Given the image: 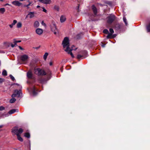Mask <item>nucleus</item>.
I'll use <instances>...</instances> for the list:
<instances>
[{"label": "nucleus", "instance_id": "c85d7f7f", "mask_svg": "<svg viewBox=\"0 0 150 150\" xmlns=\"http://www.w3.org/2000/svg\"><path fill=\"white\" fill-rule=\"evenodd\" d=\"M2 74L3 76H6L7 75V73L6 70H3L2 72Z\"/></svg>", "mask_w": 150, "mask_h": 150}, {"label": "nucleus", "instance_id": "423d86ee", "mask_svg": "<svg viewBox=\"0 0 150 150\" xmlns=\"http://www.w3.org/2000/svg\"><path fill=\"white\" fill-rule=\"evenodd\" d=\"M21 90H20L18 91L17 90H16L15 91L14 93L12 95L11 97L12 98H14L16 97H19L21 96Z\"/></svg>", "mask_w": 150, "mask_h": 150}, {"label": "nucleus", "instance_id": "39448f33", "mask_svg": "<svg viewBox=\"0 0 150 150\" xmlns=\"http://www.w3.org/2000/svg\"><path fill=\"white\" fill-rule=\"evenodd\" d=\"M115 16L113 14H111L107 17V22L109 24L111 23L115 19Z\"/></svg>", "mask_w": 150, "mask_h": 150}, {"label": "nucleus", "instance_id": "58836bf2", "mask_svg": "<svg viewBox=\"0 0 150 150\" xmlns=\"http://www.w3.org/2000/svg\"><path fill=\"white\" fill-rule=\"evenodd\" d=\"M16 45H15V44H11V46L12 47H14L15 46H16Z\"/></svg>", "mask_w": 150, "mask_h": 150}, {"label": "nucleus", "instance_id": "4be33fe9", "mask_svg": "<svg viewBox=\"0 0 150 150\" xmlns=\"http://www.w3.org/2000/svg\"><path fill=\"white\" fill-rule=\"evenodd\" d=\"M22 26V24L21 22H18L16 25V27L18 28H21Z\"/></svg>", "mask_w": 150, "mask_h": 150}, {"label": "nucleus", "instance_id": "0eeeda50", "mask_svg": "<svg viewBox=\"0 0 150 150\" xmlns=\"http://www.w3.org/2000/svg\"><path fill=\"white\" fill-rule=\"evenodd\" d=\"M109 31L110 32V33H109L108 35L107 36V38L109 39L114 38V37H113L112 35V34L114 32L112 28H110L109 29Z\"/></svg>", "mask_w": 150, "mask_h": 150}, {"label": "nucleus", "instance_id": "412c9836", "mask_svg": "<svg viewBox=\"0 0 150 150\" xmlns=\"http://www.w3.org/2000/svg\"><path fill=\"white\" fill-rule=\"evenodd\" d=\"M36 90L35 87H33V88L32 89L33 94L34 96H35L37 94V93L35 91Z\"/></svg>", "mask_w": 150, "mask_h": 150}, {"label": "nucleus", "instance_id": "de8ad7c7", "mask_svg": "<svg viewBox=\"0 0 150 150\" xmlns=\"http://www.w3.org/2000/svg\"><path fill=\"white\" fill-rule=\"evenodd\" d=\"M105 45H102V46L104 47H105Z\"/></svg>", "mask_w": 150, "mask_h": 150}, {"label": "nucleus", "instance_id": "f03ea898", "mask_svg": "<svg viewBox=\"0 0 150 150\" xmlns=\"http://www.w3.org/2000/svg\"><path fill=\"white\" fill-rule=\"evenodd\" d=\"M50 26L52 31L54 32V34L56 35L58 33V31L56 28L55 23L54 21H52Z\"/></svg>", "mask_w": 150, "mask_h": 150}, {"label": "nucleus", "instance_id": "a18cd8bd", "mask_svg": "<svg viewBox=\"0 0 150 150\" xmlns=\"http://www.w3.org/2000/svg\"><path fill=\"white\" fill-rule=\"evenodd\" d=\"M3 126L2 125H0V129Z\"/></svg>", "mask_w": 150, "mask_h": 150}, {"label": "nucleus", "instance_id": "2eb2a0df", "mask_svg": "<svg viewBox=\"0 0 150 150\" xmlns=\"http://www.w3.org/2000/svg\"><path fill=\"white\" fill-rule=\"evenodd\" d=\"M92 9L95 15H96L97 13V10L96 8L94 5L92 6Z\"/></svg>", "mask_w": 150, "mask_h": 150}, {"label": "nucleus", "instance_id": "ea45409f", "mask_svg": "<svg viewBox=\"0 0 150 150\" xmlns=\"http://www.w3.org/2000/svg\"><path fill=\"white\" fill-rule=\"evenodd\" d=\"M41 23L43 25L46 26V24L43 21H42Z\"/></svg>", "mask_w": 150, "mask_h": 150}, {"label": "nucleus", "instance_id": "7ed1b4c3", "mask_svg": "<svg viewBox=\"0 0 150 150\" xmlns=\"http://www.w3.org/2000/svg\"><path fill=\"white\" fill-rule=\"evenodd\" d=\"M34 70L35 73L38 75H45L46 74L44 70L39 68L35 69Z\"/></svg>", "mask_w": 150, "mask_h": 150}, {"label": "nucleus", "instance_id": "f3484780", "mask_svg": "<svg viewBox=\"0 0 150 150\" xmlns=\"http://www.w3.org/2000/svg\"><path fill=\"white\" fill-rule=\"evenodd\" d=\"M16 111H17V112H18V110L15 109H12L10 110L8 113L9 114H12L15 112Z\"/></svg>", "mask_w": 150, "mask_h": 150}, {"label": "nucleus", "instance_id": "bb28decb", "mask_svg": "<svg viewBox=\"0 0 150 150\" xmlns=\"http://www.w3.org/2000/svg\"><path fill=\"white\" fill-rule=\"evenodd\" d=\"M146 29L147 32H150V23H149L148 25H147L146 27Z\"/></svg>", "mask_w": 150, "mask_h": 150}, {"label": "nucleus", "instance_id": "dca6fc26", "mask_svg": "<svg viewBox=\"0 0 150 150\" xmlns=\"http://www.w3.org/2000/svg\"><path fill=\"white\" fill-rule=\"evenodd\" d=\"M17 21L16 20H14L13 21V23L9 25V26L11 28H12L13 26L16 23Z\"/></svg>", "mask_w": 150, "mask_h": 150}, {"label": "nucleus", "instance_id": "79ce46f5", "mask_svg": "<svg viewBox=\"0 0 150 150\" xmlns=\"http://www.w3.org/2000/svg\"><path fill=\"white\" fill-rule=\"evenodd\" d=\"M52 62H50V66H52Z\"/></svg>", "mask_w": 150, "mask_h": 150}, {"label": "nucleus", "instance_id": "e433bc0d", "mask_svg": "<svg viewBox=\"0 0 150 150\" xmlns=\"http://www.w3.org/2000/svg\"><path fill=\"white\" fill-rule=\"evenodd\" d=\"M4 109V108L2 106H0V111Z\"/></svg>", "mask_w": 150, "mask_h": 150}, {"label": "nucleus", "instance_id": "ddd939ff", "mask_svg": "<svg viewBox=\"0 0 150 150\" xmlns=\"http://www.w3.org/2000/svg\"><path fill=\"white\" fill-rule=\"evenodd\" d=\"M34 16V12H29L26 17V18L29 17L30 18H32Z\"/></svg>", "mask_w": 150, "mask_h": 150}, {"label": "nucleus", "instance_id": "1a4fd4ad", "mask_svg": "<svg viewBox=\"0 0 150 150\" xmlns=\"http://www.w3.org/2000/svg\"><path fill=\"white\" fill-rule=\"evenodd\" d=\"M82 54H83V55H81L80 54H78L77 56V58L78 59H79L81 58L82 57L85 56H86V54H87V52L86 50H83L82 51Z\"/></svg>", "mask_w": 150, "mask_h": 150}, {"label": "nucleus", "instance_id": "b1692460", "mask_svg": "<svg viewBox=\"0 0 150 150\" xmlns=\"http://www.w3.org/2000/svg\"><path fill=\"white\" fill-rule=\"evenodd\" d=\"M5 11V9L4 8H0V12L2 14H3Z\"/></svg>", "mask_w": 150, "mask_h": 150}, {"label": "nucleus", "instance_id": "4468645a", "mask_svg": "<svg viewBox=\"0 0 150 150\" xmlns=\"http://www.w3.org/2000/svg\"><path fill=\"white\" fill-rule=\"evenodd\" d=\"M113 27L114 29L117 30L120 29V25L119 24L117 23Z\"/></svg>", "mask_w": 150, "mask_h": 150}, {"label": "nucleus", "instance_id": "393cba45", "mask_svg": "<svg viewBox=\"0 0 150 150\" xmlns=\"http://www.w3.org/2000/svg\"><path fill=\"white\" fill-rule=\"evenodd\" d=\"M24 136L26 137L29 138L30 137V134L29 133L26 132L24 133Z\"/></svg>", "mask_w": 150, "mask_h": 150}, {"label": "nucleus", "instance_id": "4c0bfd02", "mask_svg": "<svg viewBox=\"0 0 150 150\" xmlns=\"http://www.w3.org/2000/svg\"><path fill=\"white\" fill-rule=\"evenodd\" d=\"M43 9V11L45 13H46L47 12V11L46 9H45V8L44 7L42 8Z\"/></svg>", "mask_w": 150, "mask_h": 150}, {"label": "nucleus", "instance_id": "f257e3e1", "mask_svg": "<svg viewBox=\"0 0 150 150\" xmlns=\"http://www.w3.org/2000/svg\"><path fill=\"white\" fill-rule=\"evenodd\" d=\"M62 44L64 48H65V49H64L65 51L67 52L69 54H70L71 57L74 58V56L71 51L74 49L72 47L71 48L69 47V39L68 38L66 37L64 38L62 42Z\"/></svg>", "mask_w": 150, "mask_h": 150}, {"label": "nucleus", "instance_id": "2f4dec72", "mask_svg": "<svg viewBox=\"0 0 150 150\" xmlns=\"http://www.w3.org/2000/svg\"><path fill=\"white\" fill-rule=\"evenodd\" d=\"M123 20L124 22L125 23V25H127V19L125 17V16L123 17Z\"/></svg>", "mask_w": 150, "mask_h": 150}, {"label": "nucleus", "instance_id": "9d476101", "mask_svg": "<svg viewBox=\"0 0 150 150\" xmlns=\"http://www.w3.org/2000/svg\"><path fill=\"white\" fill-rule=\"evenodd\" d=\"M41 3L45 4H50L51 2V0H39Z\"/></svg>", "mask_w": 150, "mask_h": 150}, {"label": "nucleus", "instance_id": "c9c22d12", "mask_svg": "<svg viewBox=\"0 0 150 150\" xmlns=\"http://www.w3.org/2000/svg\"><path fill=\"white\" fill-rule=\"evenodd\" d=\"M4 81V79L2 78H0V83H2Z\"/></svg>", "mask_w": 150, "mask_h": 150}, {"label": "nucleus", "instance_id": "c03bdc74", "mask_svg": "<svg viewBox=\"0 0 150 150\" xmlns=\"http://www.w3.org/2000/svg\"><path fill=\"white\" fill-rule=\"evenodd\" d=\"M40 48V47H35V48L37 49H38V48Z\"/></svg>", "mask_w": 150, "mask_h": 150}, {"label": "nucleus", "instance_id": "aec40b11", "mask_svg": "<svg viewBox=\"0 0 150 150\" xmlns=\"http://www.w3.org/2000/svg\"><path fill=\"white\" fill-rule=\"evenodd\" d=\"M39 23L38 21H35L34 24V26L35 28H37L39 26Z\"/></svg>", "mask_w": 150, "mask_h": 150}, {"label": "nucleus", "instance_id": "9b49d317", "mask_svg": "<svg viewBox=\"0 0 150 150\" xmlns=\"http://www.w3.org/2000/svg\"><path fill=\"white\" fill-rule=\"evenodd\" d=\"M35 32L37 34L40 35L43 33V30L41 28H38L36 30Z\"/></svg>", "mask_w": 150, "mask_h": 150}, {"label": "nucleus", "instance_id": "3c124183", "mask_svg": "<svg viewBox=\"0 0 150 150\" xmlns=\"http://www.w3.org/2000/svg\"><path fill=\"white\" fill-rule=\"evenodd\" d=\"M76 49H75V50H76Z\"/></svg>", "mask_w": 150, "mask_h": 150}, {"label": "nucleus", "instance_id": "a878e982", "mask_svg": "<svg viewBox=\"0 0 150 150\" xmlns=\"http://www.w3.org/2000/svg\"><path fill=\"white\" fill-rule=\"evenodd\" d=\"M18 139L21 142H22L23 141V139L20 136V135H18L17 136Z\"/></svg>", "mask_w": 150, "mask_h": 150}, {"label": "nucleus", "instance_id": "8fccbe9b", "mask_svg": "<svg viewBox=\"0 0 150 150\" xmlns=\"http://www.w3.org/2000/svg\"><path fill=\"white\" fill-rule=\"evenodd\" d=\"M0 1H3V0H0Z\"/></svg>", "mask_w": 150, "mask_h": 150}, {"label": "nucleus", "instance_id": "09e8293b", "mask_svg": "<svg viewBox=\"0 0 150 150\" xmlns=\"http://www.w3.org/2000/svg\"><path fill=\"white\" fill-rule=\"evenodd\" d=\"M16 85H18V83H16Z\"/></svg>", "mask_w": 150, "mask_h": 150}, {"label": "nucleus", "instance_id": "20e7f679", "mask_svg": "<svg viewBox=\"0 0 150 150\" xmlns=\"http://www.w3.org/2000/svg\"><path fill=\"white\" fill-rule=\"evenodd\" d=\"M23 131V129L22 128H20L18 129L16 127H15L12 129V132L16 134L17 136L21 134Z\"/></svg>", "mask_w": 150, "mask_h": 150}, {"label": "nucleus", "instance_id": "5701e85b", "mask_svg": "<svg viewBox=\"0 0 150 150\" xmlns=\"http://www.w3.org/2000/svg\"><path fill=\"white\" fill-rule=\"evenodd\" d=\"M28 2L29 4L28 5H24V7H26L27 8H29V6H30L31 4H32V2L30 1L29 0H28Z\"/></svg>", "mask_w": 150, "mask_h": 150}, {"label": "nucleus", "instance_id": "7c9ffc66", "mask_svg": "<svg viewBox=\"0 0 150 150\" xmlns=\"http://www.w3.org/2000/svg\"><path fill=\"white\" fill-rule=\"evenodd\" d=\"M16 100V99L15 98H11L10 100V102L11 103H14Z\"/></svg>", "mask_w": 150, "mask_h": 150}, {"label": "nucleus", "instance_id": "473e14b6", "mask_svg": "<svg viewBox=\"0 0 150 150\" xmlns=\"http://www.w3.org/2000/svg\"><path fill=\"white\" fill-rule=\"evenodd\" d=\"M103 32L104 33H105L106 34H108L109 33V31H108V30L106 29L104 30H103Z\"/></svg>", "mask_w": 150, "mask_h": 150}, {"label": "nucleus", "instance_id": "c756f323", "mask_svg": "<svg viewBox=\"0 0 150 150\" xmlns=\"http://www.w3.org/2000/svg\"><path fill=\"white\" fill-rule=\"evenodd\" d=\"M54 8L55 10L57 11H59V7L58 6L55 5L54 7Z\"/></svg>", "mask_w": 150, "mask_h": 150}, {"label": "nucleus", "instance_id": "49530a36", "mask_svg": "<svg viewBox=\"0 0 150 150\" xmlns=\"http://www.w3.org/2000/svg\"><path fill=\"white\" fill-rule=\"evenodd\" d=\"M40 7V6H39V5H38V6H37V8H39Z\"/></svg>", "mask_w": 150, "mask_h": 150}, {"label": "nucleus", "instance_id": "f704fd0d", "mask_svg": "<svg viewBox=\"0 0 150 150\" xmlns=\"http://www.w3.org/2000/svg\"><path fill=\"white\" fill-rule=\"evenodd\" d=\"M9 76L12 81H14L15 80L14 77L12 75H10Z\"/></svg>", "mask_w": 150, "mask_h": 150}, {"label": "nucleus", "instance_id": "6ab92c4d", "mask_svg": "<svg viewBox=\"0 0 150 150\" xmlns=\"http://www.w3.org/2000/svg\"><path fill=\"white\" fill-rule=\"evenodd\" d=\"M66 19V18L65 16H61L60 18V21L62 23L64 22L65 21Z\"/></svg>", "mask_w": 150, "mask_h": 150}, {"label": "nucleus", "instance_id": "6e6552de", "mask_svg": "<svg viewBox=\"0 0 150 150\" xmlns=\"http://www.w3.org/2000/svg\"><path fill=\"white\" fill-rule=\"evenodd\" d=\"M28 58V57L26 54H24L21 56L20 59L23 62L26 61Z\"/></svg>", "mask_w": 150, "mask_h": 150}, {"label": "nucleus", "instance_id": "f8f14e48", "mask_svg": "<svg viewBox=\"0 0 150 150\" xmlns=\"http://www.w3.org/2000/svg\"><path fill=\"white\" fill-rule=\"evenodd\" d=\"M12 4L16 6H20L22 4L18 1L15 0L12 2Z\"/></svg>", "mask_w": 150, "mask_h": 150}, {"label": "nucleus", "instance_id": "a211bd4d", "mask_svg": "<svg viewBox=\"0 0 150 150\" xmlns=\"http://www.w3.org/2000/svg\"><path fill=\"white\" fill-rule=\"evenodd\" d=\"M27 76L28 78H31L32 76V72L30 71H28L27 73Z\"/></svg>", "mask_w": 150, "mask_h": 150}, {"label": "nucleus", "instance_id": "37998d69", "mask_svg": "<svg viewBox=\"0 0 150 150\" xmlns=\"http://www.w3.org/2000/svg\"><path fill=\"white\" fill-rule=\"evenodd\" d=\"M7 5L11 6V5L9 4H5L4 5L5 6H7Z\"/></svg>", "mask_w": 150, "mask_h": 150}, {"label": "nucleus", "instance_id": "a19ab883", "mask_svg": "<svg viewBox=\"0 0 150 150\" xmlns=\"http://www.w3.org/2000/svg\"><path fill=\"white\" fill-rule=\"evenodd\" d=\"M18 47H19V48H20V49L21 50H23V48L22 47H21V46H18Z\"/></svg>", "mask_w": 150, "mask_h": 150}, {"label": "nucleus", "instance_id": "cd10ccee", "mask_svg": "<svg viewBox=\"0 0 150 150\" xmlns=\"http://www.w3.org/2000/svg\"><path fill=\"white\" fill-rule=\"evenodd\" d=\"M48 55V54L47 52L45 53L43 56V58L45 60L47 58V57Z\"/></svg>", "mask_w": 150, "mask_h": 150}, {"label": "nucleus", "instance_id": "72a5a7b5", "mask_svg": "<svg viewBox=\"0 0 150 150\" xmlns=\"http://www.w3.org/2000/svg\"><path fill=\"white\" fill-rule=\"evenodd\" d=\"M21 42V40L16 41L15 39L14 40V43L15 45H17L18 42Z\"/></svg>", "mask_w": 150, "mask_h": 150}]
</instances>
